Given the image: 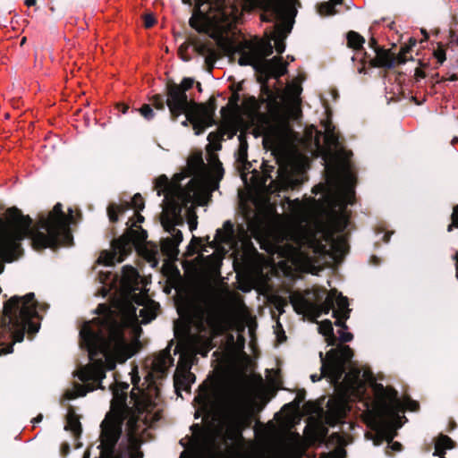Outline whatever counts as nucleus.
I'll use <instances>...</instances> for the list:
<instances>
[{
	"label": "nucleus",
	"instance_id": "obj_59",
	"mask_svg": "<svg viewBox=\"0 0 458 458\" xmlns=\"http://www.w3.org/2000/svg\"><path fill=\"white\" fill-rule=\"evenodd\" d=\"M304 398H305V392L304 391H300V392L297 393V394H296V396L294 398L293 403L296 405H300L304 401Z\"/></svg>",
	"mask_w": 458,
	"mask_h": 458
},
{
	"label": "nucleus",
	"instance_id": "obj_41",
	"mask_svg": "<svg viewBox=\"0 0 458 458\" xmlns=\"http://www.w3.org/2000/svg\"><path fill=\"white\" fill-rule=\"evenodd\" d=\"M148 301L149 300L148 299V301L144 304H141L144 307L140 310V317L142 318V323H148L157 316L156 310L157 308V305H156L155 303H151V305H147Z\"/></svg>",
	"mask_w": 458,
	"mask_h": 458
},
{
	"label": "nucleus",
	"instance_id": "obj_23",
	"mask_svg": "<svg viewBox=\"0 0 458 458\" xmlns=\"http://www.w3.org/2000/svg\"><path fill=\"white\" fill-rule=\"evenodd\" d=\"M126 426L129 442V458H142L143 453L140 451L142 437L140 433L139 419L131 416Z\"/></svg>",
	"mask_w": 458,
	"mask_h": 458
},
{
	"label": "nucleus",
	"instance_id": "obj_43",
	"mask_svg": "<svg viewBox=\"0 0 458 458\" xmlns=\"http://www.w3.org/2000/svg\"><path fill=\"white\" fill-rule=\"evenodd\" d=\"M342 179L344 186L345 195L346 197H349L352 193V187L355 182V177L351 171L346 170L344 172Z\"/></svg>",
	"mask_w": 458,
	"mask_h": 458
},
{
	"label": "nucleus",
	"instance_id": "obj_48",
	"mask_svg": "<svg viewBox=\"0 0 458 458\" xmlns=\"http://www.w3.org/2000/svg\"><path fill=\"white\" fill-rule=\"evenodd\" d=\"M240 145L238 148V161L239 162H244L247 159V148L248 144L247 141L244 139V136L241 134L239 136Z\"/></svg>",
	"mask_w": 458,
	"mask_h": 458
},
{
	"label": "nucleus",
	"instance_id": "obj_10",
	"mask_svg": "<svg viewBox=\"0 0 458 458\" xmlns=\"http://www.w3.org/2000/svg\"><path fill=\"white\" fill-rule=\"evenodd\" d=\"M242 13L260 9L262 21H277L273 36L284 38L292 30V19L296 13L292 0H242Z\"/></svg>",
	"mask_w": 458,
	"mask_h": 458
},
{
	"label": "nucleus",
	"instance_id": "obj_19",
	"mask_svg": "<svg viewBox=\"0 0 458 458\" xmlns=\"http://www.w3.org/2000/svg\"><path fill=\"white\" fill-rule=\"evenodd\" d=\"M185 115L186 120L182 124L187 125L188 122L191 123L197 135L213 124V113L203 104L194 105Z\"/></svg>",
	"mask_w": 458,
	"mask_h": 458
},
{
	"label": "nucleus",
	"instance_id": "obj_9",
	"mask_svg": "<svg viewBox=\"0 0 458 458\" xmlns=\"http://www.w3.org/2000/svg\"><path fill=\"white\" fill-rule=\"evenodd\" d=\"M157 194L165 195V208L162 214H180L182 208L190 202L198 201L206 194V186L202 180L192 178L185 188L169 182L165 175L156 180Z\"/></svg>",
	"mask_w": 458,
	"mask_h": 458
},
{
	"label": "nucleus",
	"instance_id": "obj_6",
	"mask_svg": "<svg viewBox=\"0 0 458 458\" xmlns=\"http://www.w3.org/2000/svg\"><path fill=\"white\" fill-rule=\"evenodd\" d=\"M419 408L420 404L417 401L405 397L401 402L395 389L377 385L372 407L365 413V422L369 428L391 442L394 438L392 429L394 427H401L398 424L399 411L403 410L416 411Z\"/></svg>",
	"mask_w": 458,
	"mask_h": 458
},
{
	"label": "nucleus",
	"instance_id": "obj_30",
	"mask_svg": "<svg viewBox=\"0 0 458 458\" xmlns=\"http://www.w3.org/2000/svg\"><path fill=\"white\" fill-rule=\"evenodd\" d=\"M248 229L259 240L268 235L270 231L269 219L266 215L256 214L248 223Z\"/></svg>",
	"mask_w": 458,
	"mask_h": 458
},
{
	"label": "nucleus",
	"instance_id": "obj_35",
	"mask_svg": "<svg viewBox=\"0 0 458 458\" xmlns=\"http://www.w3.org/2000/svg\"><path fill=\"white\" fill-rule=\"evenodd\" d=\"M360 371L359 369L352 368L346 374L344 378V382L347 388L352 391L359 392L360 389L363 388L364 383L361 381Z\"/></svg>",
	"mask_w": 458,
	"mask_h": 458
},
{
	"label": "nucleus",
	"instance_id": "obj_45",
	"mask_svg": "<svg viewBox=\"0 0 458 458\" xmlns=\"http://www.w3.org/2000/svg\"><path fill=\"white\" fill-rule=\"evenodd\" d=\"M288 208L296 218L301 217L304 214V206L299 199L289 200Z\"/></svg>",
	"mask_w": 458,
	"mask_h": 458
},
{
	"label": "nucleus",
	"instance_id": "obj_20",
	"mask_svg": "<svg viewBox=\"0 0 458 458\" xmlns=\"http://www.w3.org/2000/svg\"><path fill=\"white\" fill-rule=\"evenodd\" d=\"M147 232L135 223H131L130 228L120 238L114 241V246L122 254H129L132 244H140L147 239Z\"/></svg>",
	"mask_w": 458,
	"mask_h": 458
},
{
	"label": "nucleus",
	"instance_id": "obj_27",
	"mask_svg": "<svg viewBox=\"0 0 458 458\" xmlns=\"http://www.w3.org/2000/svg\"><path fill=\"white\" fill-rule=\"evenodd\" d=\"M144 199L140 193L135 194L131 203L124 204H115L111 203L107 207V215L110 222L115 223L118 220L119 215L123 214L126 210L130 208H134L136 211H140L144 208Z\"/></svg>",
	"mask_w": 458,
	"mask_h": 458
},
{
	"label": "nucleus",
	"instance_id": "obj_38",
	"mask_svg": "<svg viewBox=\"0 0 458 458\" xmlns=\"http://www.w3.org/2000/svg\"><path fill=\"white\" fill-rule=\"evenodd\" d=\"M233 237V226L230 221H226L222 229L216 231L215 242L218 243H228Z\"/></svg>",
	"mask_w": 458,
	"mask_h": 458
},
{
	"label": "nucleus",
	"instance_id": "obj_52",
	"mask_svg": "<svg viewBox=\"0 0 458 458\" xmlns=\"http://www.w3.org/2000/svg\"><path fill=\"white\" fill-rule=\"evenodd\" d=\"M289 95L293 97V98H298L301 95V87L298 82H293L286 88Z\"/></svg>",
	"mask_w": 458,
	"mask_h": 458
},
{
	"label": "nucleus",
	"instance_id": "obj_56",
	"mask_svg": "<svg viewBox=\"0 0 458 458\" xmlns=\"http://www.w3.org/2000/svg\"><path fill=\"white\" fill-rule=\"evenodd\" d=\"M275 47L278 54H282L285 50L284 38L273 36Z\"/></svg>",
	"mask_w": 458,
	"mask_h": 458
},
{
	"label": "nucleus",
	"instance_id": "obj_58",
	"mask_svg": "<svg viewBox=\"0 0 458 458\" xmlns=\"http://www.w3.org/2000/svg\"><path fill=\"white\" fill-rule=\"evenodd\" d=\"M197 402L201 403L202 405H207L209 402V396L208 393H199L198 396L195 398Z\"/></svg>",
	"mask_w": 458,
	"mask_h": 458
},
{
	"label": "nucleus",
	"instance_id": "obj_32",
	"mask_svg": "<svg viewBox=\"0 0 458 458\" xmlns=\"http://www.w3.org/2000/svg\"><path fill=\"white\" fill-rule=\"evenodd\" d=\"M346 415V406L343 402L335 401L328 405V410L326 415L327 422L335 426L341 422Z\"/></svg>",
	"mask_w": 458,
	"mask_h": 458
},
{
	"label": "nucleus",
	"instance_id": "obj_17",
	"mask_svg": "<svg viewBox=\"0 0 458 458\" xmlns=\"http://www.w3.org/2000/svg\"><path fill=\"white\" fill-rule=\"evenodd\" d=\"M180 214H162L161 224L164 229L171 234V237L161 241V251L169 259H175L179 253L178 246L182 241V233L175 225L182 224Z\"/></svg>",
	"mask_w": 458,
	"mask_h": 458
},
{
	"label": "nucleus",
	"instance_id": "obj_50",
	"mask_svg": "<svg viewBox=\"0 0 458 458\" xmlns=\"http://www.w3.org/2000/svg\"><path fill=\"white\" fill-rule=\"evenodd\" d=\"M454 228L458 229V204L453 208L451 215V223L447 226V232H452Z\"/></svg>",
	"mask_w": 458,
	"mask_h": 458
},
{
	"label": "nucleus",
	"instance_id": "obj_47",
	"mask_svg": "<svg viewBox=\"0 0 458 458\" xmlns=\"http://www.w3.org/2000/svg\"><path fill=\"white\" fill-rule=\"evenodd\" d=\"M95 388V386H90L89 385H77L75 386V392L71 393L69 394V398L73 399L79 396H84L88 392L93 391Z\"/></svg>",
	"mask_w": 458,
	"mask_h": 458
},
{
	"label": "nucleus",
	"instance_id": "obj_28",
	"mask_svg": "<svg viewBox=\"0 0 458 458\" xmlns=\"http://www.w3.org/2000/svg\"><path fill=\"white\" fill-rule=\"evenodd\" d=\"M286 66L287 64L283 62L281 56H275L263 62L256 70L268 77L280 78L286 73Z\"/></svg>",
	"mask_w": 458,
	"mask_h": 458
},
{
	"label": "nucleus",
	"instance_id": "obj_39",
	"mask_svg": "<svg viewBox=\"0 0 458 458\" xmlns=\"http://www.w3.org/2000/svg\"><path fill=\"white\" fill-rule=\"evenodd\" d=\"M453 447V440L447 436L441 435L436 440L434 455L439 456L440 458H445V450L452 449Z\"/></svg>",
	"mask_w": 458,
	"mask_h": 458
},
{
	"label": "nucleus",
	"instance_id": "obj_8",
	"mask_svg": "<svg viewBox=\"0 0 458 458\" xmlns=\"http://www.w3.org/2000/svg\"><path fill=\"white\" fill-rule=\"evenodd\" d=\"M158 395V388L154 382L148 384L146 390L133 387L131 392V400L133 402V408L138 414L131 416L107 412L101 422L100 447L101 455L104 458H112L114 447L122 434V426L125 420L127 421L131 416L140 420V415L146 412L150 413L156 406V399Z\"/></svg>",
	"mask_w": 458,
	"mask_h": 458
},
{
	"label": "nucleus",
	"instance_id": "obj_36",
	"mask_svg": "<svg viewBox=\"0 0 458 458\" xmlns=\"http://www.w3.org/2000/svg\"><path fill=\"white\" fill-rule=\"evenodd\" d=\"M323 127L325 130V144L329 148H336L338 145V134L335 131V126L331 123L330 121H326L323 123Z\"/></svg>",
	"mask_w": 458,
	"mask_h": 458
},
{
	"label": "nucleus",
	"instance_id": "obj_49",
	"mask_svg": "<svg viewBox=\"0 0 458 458\" xmlns=\"http://www.w3.org/2000/svg\"><path fill=\"white\" fill-rule=\"evenodd\" d=\"M188 164H189V166L194 171L200 169L204 165V163H203V160H202V157L200 155L191 156L189 159Z\"/></svg>",
	"mask_w": 458,
	"mask_h": 458
},
{
	"label": "nucleus",
	"instance_id": "obj_33",
	"mask_svg": "<svg viewBox=\"0 0 458 458\" xmlns=\"http://www.w3.org/2000/svg\"><path fill=\"white\" fill-rule=\"evenodd\" d=\"M174 387L177 392L190 391L191 386L195 381V375L191 371H175L174 375Z\"/></svg>",
	"mask_w": 458,
	"mask_h": 458
},
{
	"label": "nucleus",
	"instance_id": "obj_53",
	"mask_svg": "<svg viewBox=\"0 0 458 458\" xmlns=\"http://www.w3.org/2000/svg\"><path fill=\"white\" fill-rule=\"evenodd\" d=\"M150 102H151V105L154 106V107L156 109L163 110L165 108L164 98L159 94L154 95L150 98Z\"/></svg>",
	"mask_w": 458,
	"mask_h": 458
},
{
	"label": "nucleus",
	"instance_id": "obj_37",
	"mask_svg": "<svg viewBox=\"0 0 458 458\" xmlns=\"http://www.w3.org/2000/svg\"><path fill=\"white\" fill-rule=\"evenodd\" d=\"M64 428L71 431L76 437L81 433V425L79 420V417L72 409H70L67 413L66 425Z\"/></svg>",
	"mask_w": 458,
	"mask_h": 458
},
{
	"label": "nucleus",
	"instance_id": "obj_2",
	"mask_svg": "<svg viewBox=\"0 0 458 458\" xmlns=\"http://www.w3.org/2000/svg\"><path fill=\"white\" fill-rule=\"evenodd\" d=\"M349 222V212L343 208L331 211L325 219L316 217L305 224H293L285 230L287 242L279 245L277 252L298 266L310 265L320 255L342 257L348 250L347 238L335 237V233L344 232Z\"/></svg>",
	"mask_w": 458,
	"mask_h": 458
},
{
	"label": "nucleus",
	"instance_id": "obj_31",
	"mask_svg": "<svg viewBox=\"0 0 458 458\" xmlns=\"http://www.w3.org/2000/svg\"><path fill=\"white\" fill-rule=\"evenodd\" d=\"M335 308L333 310V316L335 318V326L346 328L345 321L349 318L350 310L348 309V299L341 293H335Z\"/></svg>",
	"mask_w": 458,
	"mask_h": 458
},
{
	"label": "nucleus",
	"instance_id": "obj_40",
	"mask_svg": "<svg viewBox=\"0 0 458 458\" xmlns=\"http://www.w3.org/2000/svg\"><path fill=\"white\" fill-rule=\"evenodd\" d=\"M220 113L222 117L221 123L239 124V115L235 107L229 106L222 107Z\"/></svg>",
	"mask_w": 458,
	"mask_h": 458
},
{
	"label": "nucleus",
	"instance_id": "obj_26",
	"mask_svg": "<svg viewBox=\"0 0 458 458\" xmlns=\"http://www.w3.org/2000/svg\"><path fill=\"white\" fill-rule=\"evenodd\" d=\"M221 44V40H218L217 43L211 41L210 39H206L205 41L201 40H194L193 47L196 52L199 55L205 56V62L210 69L213 68L214 64L218 60L221 56L220 50L217 45Z\"/></svg>",
	"mask_w": 458,
	"mask_h": 458
},
{
	"label": "nucleus",
	"instance_id": "obj_60",
	"mask_svg": "<svg viewBox=\"0 0 458 458\" xmlns=\"http://www.w3.org/2000/svg\"><path fill=\"white\" fill-rule=\"evenodd\" d=\"M155 23V19L151 15H146L144 24L146 28H151Z\"/></svg>",
	"mask_w": 458,
	"mask_h": 458
},
{
	"label": "nucleus",
	"instance_id": "obj_24",
	"mask_svg": "<svg viewBox=\"0 0 458 458\" xmlns=\"http://www.w3.org/2000/svg\"><path fill=\"white\" fill-rule=\"evenodd\" d=\"M198 274L205 281L220 274L222 259L217 254L200 256L198 259Z\"/></svg>",
	"mask_w": 458,
	"mask_h": 458
},
{
	"label": "nucleus",
	"instance_id": "obj_12",
	"mask_svg": "<svg viewBox=\"0 0 458 458\" xmlns=\"http://www.w3.org/2000/svg\"><path fill=\"white\" fill-rule=\"evenodd\" d=\"M335 293L336 290H330L325 301L320 304L317 303V301L322 298L319 290H307L303 293L293 292L290 294L289 298L296 313L310 318H316L322 314H328L331 310H334Z\"/></svg>",
	"mask_w": 458,
	"mask_h": 458
},
{
	"label": "nucleus",
	"instance_id": "obj_1",
	"mask_svg": "<svg viewBox=\"0 0 458 458\" xmlns=\"http://www.w3.org/2000/svg\"><path fill=\"white\" fill-rule=\"evenodd\" d=\"M123 299L109 306L101 303L97 308L99 317L84 323L80 335L82 346L88 351L91 362L78 371L82 382L92 381L101 388L106 370H113L117 363H123L139 350V342L127 343L124 337L123 318L137 317L132 302L144 304L146 293L140 290L139 273L125 266L120 282Z\"/></svg>",
	"mask_w": 458,
	"mask_h": 458
},
{
	"label": "nucleus",
	"instance_id": "obj_44",
	"mask_svg": "<svg viewBox=\"0 0 458 458\" xmlns=\"http://www.w3.org/2000/svg\"><path fill=\"white\" fill-rule=\"evenodd\" d=\"M238 127L239 124L221 123L217 131L221 133L223 138L224 136H227L228 139H232L237 133Z\"/></svg>",
	"mask_w": 458,
	"mask_h": 458
},
{
	"label": "nucleus",
	"instance_id": "obj_11",
	"mask_svg": "<svg viewBox=\"0 0 458 458\" xmlns=\"http://www.w3.org/2000/svg\"><path fill=\"white\" fill-rule=\"evenodd\" d=\"M227 409L228 426L225 434L229 439H237L242 437V431L250 426L253 408L245 394L237 391L229 396Z\"/></svg>",
	"mask_w": 458,
	"mask_h": 458
},
{
	"label": "nucleus",
	"instance_id": "obj_5",
	"mask_svg": "<svg viewBox=\"0 0 458 458\" xmlns=\"http://www.w3.org/2000/svg\"><path fill=\"white\" fill-rule=\"evenodd\" d=\"M46 310L47 304H38L33 293L14 295L4 303L0 318V355L13 352V345L21 342L25 332L33 335L39 329L37 309Z\"/></svg>",
	"mask_w": 458,
	"mask_h": 458
},
{
	"label": "nucleus",
	"instance_id": "obj_16",
	"mask_svg": "<svg viewBox=\"0 0 458 458\" xmlns=\"http://www.w3.org/2000/svg\"><path fill=\"white\" fill-rule=\"evenodd\" d=\"M262 133L266 147L279 148L290 141L293 131L287 117L276 115L265 123Z\"/></svg>",
	"mask_w": 458,
	"mask_h": 458
},
{
	"label": "nucleus",
	"instance_id": "obj_15",
	"mask_svg": "<svg viewBox=\"0 0 458 458\" xmlns=\"http://www.w3.org/2000/svg\"><path fill=\"white\" fill-rule=\"evenodd\" d=\"M235 52L240 55L241 65H251L256 69L267 60L266 57L270 55L273 50L270 43L255 38L240 42Z\"/></svg>",
	"mask_w": 458,
	"mask_h": 458
},
{
	"label": "nucleus",
	"instance_id": "obj_63",
	"mask_svg": "<svg viewBox=\"0 0 458 458\" xmlns=\"http://www.w3.org/2000/svg\"><path fill=\"white\" fill-rule=\"evenodd\" d=\"M288 454L295 456L294 458H300V456H301L300 454H298V452H297L295 447H291L288 450Z\"/></svg>",
	"mask_w": 458,
	"mask_h": 458
},
{
	"label": "nucleus",
	"instance_id": "obj_21",
	"mask_svg": "<svg viewBox=\"0 0 458 458\" xmlns=\"http://www.w3.org/2000/svg\"><path fill=\"white\" fill-rule=\"evenodd\" d=\"M129 385L125 383H115L111 388L113 393V399L111 402V408L109 412L131 416L135 414L132 409L129 408L126 404L127 390Z\"/></svg>",
	"mask_w": 458,
	"mask_h": 458
},
{
	"label": "nucleus",
	"instance_id": "obj_54",
	"mask_svg": "<svg viewBox=\"0 0 458 458\" xmlns=\"http://www.w3.org/2000/svg\"><path fill=\"white\" fill-rule=\"evenodd\" d=\"M433 55L439 64H442L446 59L445 49L442 45H438L437 48L434 50Z\"/></svg>",
	"mask_w": 458,
	"mask_h": 458
},
{
	"label": "nucleus",
	"instance_id": "obj_22",
	"mask_svg": "<svg viewBox=\"0 0 458 458\" xmlns=\"http://www.w3.org/2000/svg\"><path fill=\"white\" fill-rule=\"evenodd\" d=\"M193 436L191 439L192 447L198 455L213 447L216 441V434L210 428H203L199 425H194Z\"/></svg>",
	"mask_w": 458,
	"mask_h": 458
},
{
	"label": "nucleus",
	"instance_id": "obj_61",
	"mask_svg": "<svg viewBox=\"0 0 458 458\" xmlns=\"http://www.w3.org/2000/svg\"><path fill=\"white\" fill-rule=\"evenodd\" d=\"M369 46L370 48L376 52L377 49L381 48L382 47L378 46L377 41L375 38H370L369 40Z\"/></svg>",
	"mask_w": 458,
	"mask_h": 458
},
{
	"label": "nucleus",
	"instance_id": "obj_13",
	"mask_svg": "<svg viewBox=\"0 0 458 458\" xmlns=\"http://www.w3.org/2000/svg\"><path fill=\"white\" fill-rule=\"evenodd\" d=\"M193 80L184 78L180 84L173 81L166 84V100L165 103L169 108L171 118L175 121L184 114L190 112L194 105H199L191 99L188 98L186 91L193 86Z\"/></svg>",
	"mask_w": 458,
	"mask_h": 458
},
{
	"label": "nucleus",
	"instance_id": "obj_29",
	"mask_svg": "<svg viewBox=\"0 0 458 458\" xmlns=\"http://www.w3.org/2000/svg\"><path fill=\"white\" fill-rule=\"evenodd\" d=\"M375 57L368 55L364 62V71L366 64L372 68H392L395 64V56L388 49L381 47L375 52Z\"/></svg>",
	"mask_w": 458,
	"mask_h": 458
},
{
	"label": "nucleus",
	"instance_id": "obj_42",
	"mask_svg": "<svg viewBox=\"0 0 458 458\" xmlns=\"http://www.w3.org/2000/svg\"><path fill=\"white\" fill-rule=\"evenodd\" d=\"M319 333L324 336L327 337L328 344H334L335 337L334 335V329L332 322L328 319L322 321L318 327Z\"/></svg>",
	"mask_w": 458,
	"mask_h": 458
},
{
	"label": "nucleus",
	"instance_id": "obj_18",
	"mask_svg": "<svg viewBox=\"0 0 458 458\" xmlns=\"http://www.w3.org/2000/svg\"><path fill=\"white\" fill-rule=\"evenodd\" d=\"M173 340L162 351L145 360V367L148 369V377L151 379L163 378L167 372V369L173 366L174 358L171 355V347Z\"/></svg>",
	"mask_w": 458,
	"mask_h": 458
},
{
	"label": "nucleus",
	"instance_id": "obj_55",
	"mask_svg": "<svg viewBox=\"0 0 458 458\" xmlns=\"http://www.w3.org/2000/svg\"><path fill=\"white\" fill-rule=\"evenodd\" d=\"M140 114L147 120H151L154 117V112L148 104H144L140 109Z\"/></svg>",
	"mask_w": 458,
	"mask_h": 458
},
{
	"label": "nucleus",
	"instance_id": "obj_51",
	"mask_svg": "<svg viewBox=\"0 0 458 458\" xmlns=\"http://www.w3.org/2000/svg\"><path fill=\"white\" fill-rule=\"evenodd\" d=\"M410 51H411V47H409V46L403 47L401 48L399 54L397 55V56H395V63L398 64L406 63V61L408 60L407 54L410 53Z\"/></svg>",
	"mask_w": 458,
	"mask_h": 458
},
{
	"label": "nucleus",
	"instance_id": "obj_25",
	"mask_svg": "<svg viewBox=\"0 0 458 458\" xmlns=\"http://www.w3.org/2000/svg\"><path fill=\"white\" fill-rule=\"evenodd\" d=\"M347 47L354 51L352 59L353 62H358L357 71L359 73L364 72V62L368 57V54L363 49L365 43L364 38L356 31H349L347 33Z\"/></svg>",
	"mask_w": 458,
	"mask_h": 458
},
{
	"label": "nucleus",
	"instance_id": "obj_14",
	"mask_svg": "<svg viewBox=\"0 0 458 458\" xmlns=\"http://www.w3.org/2000/svg\"><path fill=\"white\" fill-rule=\"evenodd\" d=\"M321 373L327 377L333 383H337L345 372L346 364L353 357V351L349 345L340 344L335 349H331L326 356L322 358Z\"/></svg>",
	"mask_w": 458,
	"mask_h": 458
},
{
	"label": "nucleus",
	"instance_id": "obj_62",
	"mask_svg": "<svg viewBox=\"0 0 458 458\" xmlns=\"http://www.w3.org/2000/svg\"><path fill=\"white\" fill-rule=\"evenodd\" d=\"M447 81H458V76L456 74H452L450 76H442L439 79L438 82Z\"/></svg>",
	"mask_w": 458,
	"mask_h": 458
},
{
	"label": "nucleus",
	"instance_id": "obj_57",
	"mask_svg": "<svg viewBox=\"0 0 458 458\" xmlns=\"http://www.w3.org/2000/svg\"><path fill=\"white\" fill-rule=\"evenodd\" d=\"M346 330H347V327L346 328L341 327V329L339 330V338H340V341L343 343L350 342L353 338L352 334L350 332H347Z\"/></svg>",
	"mask_w": 458,
	"mask_h": 458
},
{
	"label": "nucleus",
	"instance_id": "obj_34",
	"mask_svg": "<svg viewBox=\"0 0 458 458\" xmlns=\"http://www.w3.org/2000/svg\"><path fill=\"white\" fill-rule=\"evenodd\" d=\"M128 254H122L119 250L115 249L114 246V242H112V250L111 251H102L98 259V263L104 264L106 266H112L115 262H122L124 258Z\"/></svg>",
	"mask_w": 458,
	"mask_h": 458
},
{
	"label": "nucleus",
	"instance_id": "obj_3",
	"mask_svg": "<svg viewBox=\"0 0 458 458\" xmlns=\"http://www.w3.org/2000/svg\"><path fill=\"white\" fill-rule=\"evenodd\" d=\"M29 237L36 250L55 249V207L39 214L34 225L30 216L17 208H7L0 217V273L4 262H12L21 255V242Z\"/></svg>",
	"mask_w": 458,
	"mask_h": 458
},
{
	"label": "nucleus",
	"instance_id": "obj_64",
	"mask_svg": "<svg viewBox=\"0 0 458 458\" xmlns=\"http://www.w3.org/2000/svg\"><path fill=\"white\" fill-rule=\"evenodd\" d=\"M116 107H117V109H118L119 111H121L123 114H125V113L127 112L128 108H129V106H126V105H124V104H118V105L116 106Z\"/></svg>",
	"mask_w": 458,
	"mask_h": 458
},
{
	"label": "nucleus",
	"instance_id": "obj_46",
	"mask_svg": "<svg viewBox=\"0 0 458 458\" xmlns=\"http://www.w3.org/2000/svg\"><path fill=\"white\" fill-rule=\"evenodd\" d=\"M208 140L209 141L208 146L211 147L214 150H219L222 148L221 141L223 137L217 131L210 132L208 136Z\"/></svg>",
	"mask_w": 458,
	"mask_h": 458
},
{
	"label": "nucleus",
	"instance_id": "obj_4",
	"mask_svg": "<svg viewBox=\"0 0 458 458\" xmlns=\"http://www.w3.org/2000/svg\"><path fill=\"white\" fill-rule=\"evenodd\" d=\"M243 307L238 300L229 310H209L205 318L200 314L195 321L197 332H188L178 339L174 349V354H179L175 371H191L197 354L207 356L214 347L213 339L233 327L235 313Z\"/></svg>",
	"mask_w": 458,
	"mask_h": 458
},
{
	"label": "nucleus",
	"instance_id": "obj_7",
	"mask_svg": "<svg viewBox=\"0 0 458 458\" xmlns=\"http://www.w3.org/2000/svg\"><path fill=\"white\" fill-rule=\"evenodd\" d=\"M194 4L190 25L196 30H213L216 37L230 31L242 15V0H182Z\"/></svg>",
	"mask_w": 458,
	"mask_h": 458
}]
</instances>
